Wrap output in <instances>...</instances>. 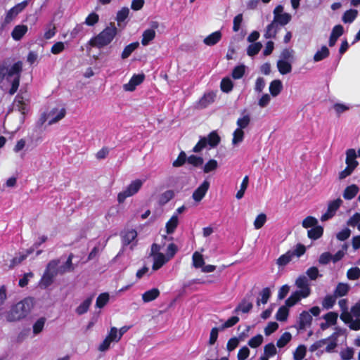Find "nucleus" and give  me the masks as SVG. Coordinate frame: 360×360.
I'll use <instances>...</instances> for the list:
<instances>
[{
	"instance_id": "8",
	"label": "nucleus",
	"mask_w": 360,
	"mask_h": 360,
	"mask_svg": "<svg viewBox=\"0 0 360 360\" xmlns=\"http://www.w3.org/2000/svg\"><path fill=\"white\" fill-rule=\"evenodd\" d=\"M158 22H153L151 27L143 31L141 37V44L144 46H148L155 38L156 30L158 28Z\"/></svg>"
},
{
	"instance_id": "28",
	"label": "nucleus",
	"mask_w": 360,
	"mask_h": 360,
	"mask_svg": "<svg viewBox=\"0 0 360 360\" xmlns=\"http://www.w3.org/2000/svg\"><path fill=\"white\" fill-rule=\"evenodd\" d=\"M283 90V84L281 80L274 79L269 85V92L274 97L277 96Z\"/></svg>"
},
{
	"instance_id": "27",
	"label": "nucleus",
	"mask_w": 360,
	"mask_h": 360,
	"mask_svg": "<svg viewBox=\"0 0 360 360\" xmlns=\"http://www.w3.org/2000/svg\"><path fill=\"white\" fill-rule=\"evenodd\" d=\"M94 298V295H91L86 299H85L75 309L76 313L78 315H82L86 313L89 309L90 305L91 304L92 300Z\"/></svg>"
},
{
	"instance_id": "9",
	"label": "nucleus",
	"mask_w": 360,
	"mask_h": 360,
	"mask_svg": "<svg viewBox=\"0 0 360 360\" xmlns=\"http://www.w3.org/2000/svg\"><path fill=\"white\" fill-rule=\"evenodd\" d=\"M146 76L143 73L134 75L129 82L123 85V89L125 91H134L137 86L140 85L145 80Z\"/></svg>"
},
{
	"instance_id": "4",
	"label": "nucleus",
	"mask_w": 360,
	"mask_h": 360,
	"mask_svg": "<svg viewBox=\"0 0 360 360\" xmlns=\"http://www.w3.org/2000/svg\"><path fill=\"white\" fill-rule=\"evenodd\" d=\"M221 138L217 131H212L207 137H200V140L193 147L192 151L194 153H199L207 146H210V148H215L219 144Z\"/></svg>"
},
{
	"instance_id": "43",
	"label": "nucleus",
	"mask_w": 360,
	"mask_h": 360,
	"mask_svg": "<svg viewBox=\"0 0 360 360\" xmlns=\"http://www.w3.org/2000/svg\"><path fill=\"white\" fill-rule=\"evenodd\" d=\"M192 259H193V265L195 268L198 269V268H201L204 266V264H205L204 259L202 257V255L200 253H199L198 252H195L193 254Z\"/></svg>"
},
{
	"instance_id": "32",
	"label": "nucleus",
	"mask_w": 360,
	"mask_h": 360,
	"mask_svg": "<svg viewBox=\"0 0 360 360\" xmlns=\"http://www.w3.org/2000/svg\"><path fill=\"white\" fill-rule=\"evenodd\" d=\"M137 237V232L134 229L126 231L122 236V240L124 245H129Z\"/></svg>"
},
{
	"instance_id": "5",
	"label": "nucleus",
	"mask_w": 360,
	"mask_h": 360,
	"mask_svg": "<svg viewBox=\"0 0 360 360\" xmlns=\"http://www.w3.org/2000/svg\"><path fill=\"white\" fill-rule=\"evenodd\" d=\"M142 181L140 179L133 181L127 188L120 192L117 195V200L120 203L123 202L125 199L136 194L142 186Z\"/></svg>"
},
{
	"instance_id": "40",
	"label": "nucleus",
	"mask_w": 360,
	"mask_h": 360,
	"mask_svg": "<svg viewBox=\"0 0 360 360\" xmlns=\"http://www.w3.org/2000/svg\"><path fill=\"white\" fill-rule=\"evenodd\" d=\"M139 42L136 41L125 46L121 55L122 58L123 59L127 58L139 47Z\"/></svg>"
},
{
	"instance_id": "55",
	"label": "nucleus",
	"mask_w": 360,
	"mask_h": 360,
	"mask_svg": "<svg viewBox=\"0 0 360 360\" xmlns=\"http://www.w3.org/2000/svg\"><path fill=\"white\" fill-rule=\"evenodd\" d=\"M347 276L349 280H357L360 278V269L359 267H352L348 269Z\"/></svg>"
},
{
	"instance_id": "42",
	"label": "nucleus",
	"mask_w": 360,
	"mask_h": 360,
	"mask_svg": "<svg viewBox=\"0 0 360 360\" xmlns=\"http://www.w3.org/2000/svg\"><path fill=\"white\" fill-rule=\"evenodd\" d=\"M109 299L110 295L108 292L100 294L96 299V307L100 309L104 307L109 302Z\"/></svg>"
},
{
	"instance_id": "61",
	"label": "nucleus",
	"mask_w": 360,
	"mask_h": 360,
	"mask_svg": "<svg viewBox=\"0 0 360 360\" xmlns=\"http://www.w3.org/2000/svg\"><path fill=\"white\" fill-rule=\"evenodd\" d=\"M266 221V216L264 213H261L257 215L256 217L255 221H254V226L256 229H261L265 224Z\"/></svg>"
},
{
	"instance_id": "12",
	"label": "nucleus",
	"mask_w": 360,
	"mask_h": 360,
	"mask_svg": "<svg viewBox=\"0 0 360 360\" xmlns=\"http://www.w3.org/2000/svg\"><path fill=\"white\" fill-rule=\"evenodd\" d=\"M294 60L295 57L293 51L285 49L281 55V58L278 62L277 68H291Z\"/></svg>"
},
{
	"instance_id": "52",
	"label": "nucleus",
	"mask_w": 360,
	"mask_h": 360,
	"mask_svg": "<svg viewBox=\"0 0 360 360\" xmlns=\"http://www.w3.org/2000/svg\"><path fill=\"white\" fill-rule=\"evenodd\" d=\"M46 322V319L44 317H41L34 323L33 325V333L37 335L41 333L43 330L44 327V324Z\"/></svg>"
},
{
	"instance_id": "11",
	"label": "nucleus",
	"mask_w": 360,
	"mask_h": 360,
	"mask_svg": "<svg viewBox=\"0 0 360 360\" xmlns=\"http://www.w3.org/2000/svg\"><path fill=\"white\" fill-rule=\"evenodd\" d=\"M342 203V200L340 198L330 201L328 203L326 212L321 216V220L324 221L332 218L335 214L336 211L339 209Z\"/></svg>"
},
{
	"instance_id": "22",
	"label": "nucleus",
	"mask_w": 360,
	"mask_h": 360,
	"mask_svg": "<svg viewBox=\"0 0 360 360\" xmlns=\"http://www.w3.org/2000/svg\"><path fill=\"white\" fill-rule=\"evenodd\" d=\"M153 257V264L152 266V269L153 271H158L169 261V259L164 254H158V255Z\"/></svg>"
},
{
	"instance_id": "3",
	"label": "nucleus",
	"mask_w": 360,
	"mask_h": 360,
	"mask_svg": "<svg viewBox=\"0 0 360 360\" xmlns=\"http://www.w3.org/2000/svg\"><path fill=\"white\" fill-rule=\"evenodd\" d=\"M59 263V259H52L47 264L39 281L40 288L46 289L53 283L55 277L59 274L58 271Z\"/></svg>"
},
{
	"instance_id": "34",
	"label": "nucleus",
	"mask_w": 360,
	"mask_h": 360,
	"mask_svg": "<svg viewBox=\"0 0 360 360\" xmlns=\"http://www.w3.org/2000/svg\"><path fill=\"white\" fill-rule=\"evenodd\" d=\"M349 290V287L347 283H339L337 285L333 294L338 298L339 297L345 296L348 293Z\"/></svg>"
},
{
	"instance_id": "29",
	"label": "nucleus",
	"mask_w": 360,
	"mask_h": 360,
	"mask_svg": "<svg viewBox=\"0 0 360 360\" xmlns=\"http://www.w3.org/2000/svg\"><path fill=\"white\" fill-rule=\"evenodd\" d=\"M359 190V187L356 184L348 186L344 191L343 198L345 200H352L356 195Z\"/></svg>"
},
{
	"instance_id": "17",
	"label": "nucleus",
	"mask_w": 360,
	"mask_h": 360,
	"mask_svg": "<svg viewBox=\"0 0 360 360\" xmlns=\"http://www.w3.org/2000/svg\"><path fill=\"white\" fill-rule=\"evenodd\" d=\"M344 32V27L341 25H335L330 33L328 45L332 47L335 46L338 38L342 35Z\"/></svg>"
},
{
	"instance_id": "15",
	"label": "nucleus",
	"mask_w": 360,
	"mask_h": 360,
	"mask_svg": "<svg viewBox=\"0 0 360 360\" xmlns=\"http://www.w3.org/2000/svg\"><path fill=\"white\" fill-rule=\"evenodd\" d=\"M216 94L210 91L205 93L197 102L196 108L198 109H204L214 102Z\"/></svg>"
},
{
	"instance_id": "30",
	"label": "nucleus",
	"mask_w": 360,
	"mask_h": 360,
	"mask_svg": "<svg viewBox=\"0 0 360 360\" xmlns=\"http://www.w3.org/2000/svg\"><path fill=\"white\" fill-rule=\"evenodd\" d=\"M253 307V305L251 302H248L245 299H243L235 308L233 312L238 313L241 311L243 313H248Z\"/></svg>"
},
{
	"instance_id": "25",
	"label": "nucleus",
	"mask_w": 360,
	"mask_h": 360,
	"mask_svg": "<svg viewBox=\"0 0 360 360\" xmlns=\"http://www.w3.org/2000/svg\"><path fill=\"white\" fill-rule=\"evenodd\" d=\"M357 157L356 150L353 148L348 149L346 151V160L345 162L347 166H351L352 167L356 168L359 165V162L356 160Z\"/></svg>"
},
{
	"instance_id": "24",
	"label": "nucleus",
	"mask_w": 360,
	"mask_h": 360,
	"mask_svg": "<svg viewBox=\"0 0 360 360\" xmlns=\"http://www.w3.org/2000/svg\"><path fill=\"white\" fill-rule=\"evenodd\" d=\"M160 292L158 288H153L142 294V300L147 303L152 302L160 296Z\"/></svg>"
},
{
	"instance_id": "20",
	"label": "nucleus",
	"mask_w": 360,
	"mask_h": 360,
	"mask_svg": "<svg viewBox=\"0 0 360 360\" xmlns=\"http://www.w3.org/2000/svg\"><path fill=\"white\" fill-rule=\"evenodd\" d=\"M221 32L216 31L207 36L203 39V43L207 46H212L217 44L221 39Z\"/></svg>"
},
{
	"instance_id": "46",
	"label": "nucleus",
	"mask_w": 360,
	"mask_h": 360,
	"mask_svg": "<svg viewBox=\"0 0 360 360\" xmlns=\"http://www.w3.org/2000/svg\"><path fill=\"white\" fill-rule=\"evenodd\" d=\"M276 352H277V350H276V348L274 344L272 342H270L264 346L263 356L269 359L270 357L274 356L276 354Z\"/></svg>"
},
{
	"instance_id": "23",
	"label": "nucleus",
	"mask_w": 360,
	"mask_h": 360,
	"mask_svg": "<svg viewBox=\"0 0 360 360\" xmlns=\"http://www.w3.org/2000/svg\"><path fill=\"white\" fill-rule=\"evenodd\" d=\"M74 258V255L70 253L65 264L58 268V271L59 274L63 275L66 272H72L75 270V267L72 264V259Z\"/></svg>"
},
{
	"instance_id": "10",
	"label": "nucleus",
	"mask_w": 360,
	"mask_h": 360,
	"mask_svg": "<svg viewBox=\"0 0 360 360\" xmlns=\"http://www.w3.org/2000/svg\"><path fill=\"white\" fill-rule=\"evenodd\" d=\"M295 285L300 290H296L301 294L303 298H306L311 294V288L306 276H300L295 281Z\"/></svg>"
},
{
	"instance_id": "16",
	"label": "nucleus",
	"mask_w": 360,
	"mask_h": 360,
	"mask_svg": "<svg viewBox=\"0 0 360 360\" xmlns=\"http://www.w3.org/2000/svg\"><path fill=\"white\" fill-rule=\"evenodd\" d=\"M27 1H22L11 8L6 13L5 22H11L13 19L27 6Z\"/></svg>"
},
{
	"instance_id": "19",
	"label": "nucleus",
	"mask_w": 360,
	"mask_h": 360,
	"mask_svg": "<svg viewBox=\"0 0 360 360\" xmlns=\"http://www.w3.org/2000/svg\"><path fill=\"white\" fill-rule=\"evenodd\" d=\"M15 103L17 109L22 114L25 115L29 110V101H25L23 96L17 95L15 98Z\"/></svg>"
},
{
	"instance_id": "36",
	"label": "nucleus",
	"mask_w": 360,
	"mask_h": 360,
	"mask_svg": "<svg viewBox=\"0 0 360 360\" xmlns=\"http://www.w3.org/2000/svg\"><path fill=\"white\" fill-rule=\"evenodd\" d=\"M293 254L291 253V250H288L285 254L281 255L276 260V264L280 266H284L287 265L292 259Z\"/></svg>"
},
{
	"instance_id": "63",
	"label": "nucleus",
	"mask_w": 360,
	"mask_h": 360,
	"mask_svg": "<svg viewBox=\"0 0 360 360\" xmlns=\"http://www.w3.org/2000/svg\"><path fill=\"white\" fill-rule=\"evenodd\" d=\"M306 355V347L304 345H299L295 353H294V359L295 360H302L304 356Z\"/></svg>"
},
{
	"instance_id": "59",
	"label": "nucleus",
	"mask_w": 360,
	"mask_h": 360,
	"mask_svg": "<svg viewBox=\"0 0 360 360\" xmlns=\"http://www.w3.org/2000/svg\"><path fill=\"white\" fill-rule=\"evenodd\" d=\"M218 167V163L216 160L211 159L207 162L205 163L203 167V172L205 173H209L212 172Z\"/></svg>"
},
{
	"instance_id": "7",
	"label": "nucleus",
	"mask_w": 360,
	"mask_h": 360,
	"mask_svg": "<svg viewBox=\"0 0 360 360\" xmlns=\"http://www.w3.org/2000/svg\"><path fill=\"white\" fill-rule=\"evenodd\" d=\"M8 79L11 77H13L12 80H11V86L8 91L10 95L15 94L19 87L20 85V74L22 69H8Z\"/></svg>"
},
{
	"instance_id": "21",
	"label": "nucleus",
	"mask_w": 360,
	"mask_h": 360,
	"mask_svg": "<svg viewBox=\"0 0 360 360\" xmlns=\"http://www.w3.org/2000/svg\"><path fill=\"white\" fill-rule=\"evenodd\" d=\"M281 29V27L276 23V22H271L265 29L264 37L266 39H274L276 37V34Z\"/></svg>"
},
{
	"instance_id": "50",
	"label": "nucleus",
	"mask_w": 360,
	"mask_h": 360,
	"mask_svg": "<svg viewBox=\"0 0 360 360\" xmlns=\"http://www.w3.org/2000/svg\"><path fill=\"white\" fill-rule=\"evenodd\" d=\"M186 154L184 151H181L177 158L173 162L172 166L174 167H179L183 166L187 161Z\"/></svg>"
},
{
	"instance_id": "48",
	"label": "nucleus",
	"mask_w": 360,
	"mask_h": 360,
	"mask_svg": "<svg viewBox=\"0 0 360 360\" xmlns=\"http://www.w3.org/2000/svg\"><path fill=\"white\" fill-rule=\"evenodd\" d=\"M187 162L188 164L193 165V167H198L203 164L204 160L202 157L191 155L188 157Z\"/></svg>"
},
{
	"instance_id": "39",
	"label": "nucleus",
	"mask_w": 360,
	"mask_h": 360,
	"mask_svg": "<svg viewBox=\"0 0 360 360\" xmlns=\"http://www.w3.org/2000/svg\"><path fill=\"white\" fill-rule=\"evenodd\" d=\"M357 15V10L349 9L343 14L342 20L345 23H352L356 19Z\"/></svg>"
},
{
	"instance_id": "51",
	"label": "nucleus",
	"mask_w": 360,
	"mask_h": 360,
	"mask_svg": "<svg viewBox=\"0 0 360 360\" xmlns=\"http://www.w3.org/2000/svg\"><path fill=\"white\" fill-rule=\"evenodd\" d=\"M260 42L252 43L247 49V53L250 56H253L259 53L262 49Z\"/></svg>"
},
{
	"instance_id": "14",
	"label": "nucleus",
	"mask_w": 360,
	"mask_h": 360,
	"mask_svg": "<svg viewBox=\"0 0 360 360\" xmlns=\"http://www.w3.org/2000/svg\"><path fill=\"white\" fill-rule=\"evenodd\" d=\"M210 188V182L205 180L193 193L192 198L195 202H200L206 195Z\"/></svg>"
},
{
	"instance_id": "56",
	"label": "nucleus",
	"mask_w": 360,
	"mask_h": 360,
	"mask_svg": "<svg viewBox=\"0 0 360 360\" xmlns=\"http://www.w3.org/2000/svg\"><path fill=\"white\" fill-rule=\"evenodd\" d=\"M178 252V247L174 243H171L168 245L166 250V255H165L169 260L172 259L176 252Z\"/></svg>"
},
{
	"instance_id": "1",
	"label": "nucleus",
	"mask_w": 360,
	"mask_h": 360,
	"mask_svg": "<svg viewBox=\"0 0 360 360\" xmlns=\"http://www.w3.org/2000/svg\"><path fill=\"white\" fill-rule=\"evenodd\" d=\"M33 303L31 298L27 297L13 305L6 312V319L8 322H16L25 319L31 311Z\"/></svg>"
},
{
	"instance_id": "64",
	"label": "nucleus",
	"mask_w": 360,
	"mask_h": 360,
	"mask_svg": "<svg viewBox=\"0 0 360 360\" xmlns=\"http://www.w3.org/2000/svg\"><path fill=\"white\" fill-rule=\"evenodd\" d=\"M65 43L62 41H58L52 46L51 52L54 55L59 54L65 50Z\"/></svg>"
},
{
	"instance_id": "35",
	"label": "nucleus",
	"mask_w": 360,
	"mask_h": 360,
	"mask_svg": "<svg viewBox=\"0 0 360 360\" xmlns=\"http://www.w3.org/2000/svg\"><path fill=\"white\" fill-rule=\"evenodd\" d=\"M289 315V309L287 306L283 305L279 307L276 314V319L278 321H285L288 319Z\"/></svg>"
},
{
	"instance_id": "47",
	"label": "nucleus",
	"mask_w": 360,
	"mask_h": 360,
	"mask_svg": "<svg viewBox=\"0 0 360 360\" xmlns=\"http://www.w3.org/2000/svg\"><path fill=\"white\" fill-rule=\"evenodd\" d=\"M263 340V336L261 334H258L250 338L248 342V345L251 348H257L262 344Z\"/></svg>"
},
{
	"instance_id": "60",
	"label": "nucleus",
	"mask_w": 360,
	"mask_h": 360,
	"mask_svg": "<svg viewBox=\"0 0 360 360\" xmlns=\"http://www.w3.org/2000/svg\"><path fill=\"white\" fill-rule=\"evenodd\" d=\"M56 34V27L53 24H49L46 28L44 34V38L45 39H50L53 37Z\"/></svg>"
},
{
	"instance_id": "53",
	"label": "nucleus",
	"mask_w": 360,
	"mask_h": 360,
	"mask_svg": "<svg viewBox=\"0 0 360 360\" xmlns=\"http://www.w3.org/2000/svg\"><path fill=\"white\" fill-rule=\"evenodd\" d=\"M317 219L311 216H308L302 221V226L305 229L313 228L317 226Z\"/></svg>"
},
{
	"instance_id": "31",
	"label": "nucleus",
	"mask_w": 360,
	"mask_h": 360,
	"mask_svg": "<svg viewBox=\"0 0 360 360\" xmlns=\"http://www.w3.org/2000/svg\"><path fill=\"white\" fill-rule=\"evenodd\" d=\"M179 224V219L177 215H173L166 223V232L167 234L173 233Z\"/></svg>"
},
{
	"instance_id": "37",
	"label": "nucleus",
	"mask_w": 360,
	"mask_h": 360,
	"mask_svg": "<svg viewBox=\"0 0 360 360\" xmlns=\"http://www.w3.org/2000/svg\"><path fill=\"white\" fill-rule=\"evenodd\" d=\"M329 55V49L326 46H323L319 50H318L314 56L313 60L314 62H319Z\"/></svg>"
},
{
	"instance_id": "33",
	"label": "nucleus",
	"mask_w": 360,
	"mask_h": 360,
	"mask_svg": "<svg viewBox=\"0 0 360 360\" xmlns=\"http://www.w3.org/2000/svg\"><path fill=\"white\" fill-rule=\"evenodd\" d=\"M323 228L321 226H316L311 228L307 232V236L310 239L317 240L323 236Z\"/></svg>"
},
{
	"instance_id": "54",
	"label": "nucleus",
	"mask_w": 360,
	"mask_h": 360,
	"mask_svg": "<svg viewBox=\"0 0 360 360\" xmlns=\"http://www.w3.org/2000/svg\"><path fill=\"white\" fill-rule=\"evenodd\" d=\"M129 13V9L127 7H123L121 8L117 13L116 20L118 24H120L122 22L124 21L126 18L128 17Z\"/></svg>"
},
{
	"instance_id": "45",
	"label": "nucleus",
	"mask_w": 360,
	"mask_h": 360,
	"mask_svg": "<svg viewBox=\"0 0 360 360\" xmlns=\"http://www.w3.org/2000/svg\"><path fill=\"white\" fill-rule=\"evenodd\" d=\"M292 338V335L289 332H285L276 342V345L279 348L285 347Z\"/></svg>"
},
{
	"instance_id": "49",
	"label": "nucleus",
	"mask_w": 360,
	"mask_h": 360,
	"mask_svg": "<svg viewBox=\"0 0 360 360\" xmlns=\"http://www.w3.org/2000/svg\"><path fill=\"white\" fill-rule=\"evenodd\" d=\"M338 317V314L335 311H330L326 314L323 316V319L326 320V321L330 325L333 326L335 325L337 323Z\"/></svg>"
},
{
	"instance_id": "18",
	"label": "nucleus",
	"mask_w": 360,
	"mask_h": 360,
	"mask_svg": "<svg viewBox=\"0 0 360 360\" xmlns=\"http://www.w3.org/2000/svg\"><path fill=\"white\" fill-rule=\"evenodd\" d=\"M162 241L160 244L153 243L150 248V255L152 257L158 255V254H162L160 252V250L165 245L166 241H172L173 240V237L162 236Z\"/></svg>"
},
{
	"instance_id": "2",
	"label": "nucleus",
	"mask_w": 360,
	"mask_h": 360,
	"mask_svg": "<svg viewBox=\"0 0 360 360\" xmlns=\"http://www.w3.org/2000/svg\"><path fill=\"white\" fill-rule=\"evenodd\" d=\"M117 29L114 24L106 27L101 33L90 40L92 46L101 48L108 45L115 38Z\"/></svg>"
},
{
	"instance_id": "62",
	"label": "nucleus",
	"mask_w": 360,
	"mask_h": 360,
	"mask_svg": "<svg viewBox=\"0 0 360 360\" xmlns=\"http://www.w3.org/2000/svg\"><path fill=\"white\" fill-rule=\"evenodd\" d=\"M271 296V291L269 288H264L262 289L261 292V299L257 300V305H259V303L266 304L269 297Z\"/></svg>"
},
{
	"instance_id": "13",
	"label": "nucleus",
	"mask_w": 360,
	"mask_h": 360,
	"mask_svg": "<svg viewBox=\"0 0 360 360\" xmlns=\"http://www.w3.org/2000/svg\"><path fill=\"white\" fill-rule=\"evenodd\" d=\"M312 316L307 311H302L297 321V329L299 330H304L307 327H309L312 323Z\"/></svg>"
},
{
	"instance_id": "26",
	"label": "nucleus",
	"mask_w": 360,
	"mask_h": 360,
	"mask_svg": "<svg viewBox=\"0 0 360 360\" xmlns=\"http://www.w3.org/2000/svg\"><path fill=\"white\" fill-rule=\"evenodd\" d=\"M28 30L27 26L25 25H18L14 27L11 35L13 39L18 41L27 33Z\"/></svg>"
},
{
	"instance_id": "44",
	"label": "nucleus",
	"mask_w": 360,
	"mask_h": 360,
	"mask_svg": "<svg viewBox=\"0 0 360 360\" xmlns=\"http://www.w3.org/2000/svg\"><path fill=\"white\" fill-rule=\"evenodd\" d=\"M220 87L223 92L229 93L233 89V84L229 77H224L221 82Z\"/></svg>"
},
{
	"instance_id": "6",
	"label": "nucleus",
	"mask_w": 360,
	"mask_h": 360,
	"mask_svg": "<svg viewBox=\"0 0 360 360\" xmlns=\"http://www.w3.org/2000/svg\"><path fill=\"white\" fill-rule=\"evenodd\" d=\"M291 20V15L283 12V7L281 5L277 6L274 10V20L280 27L287 25Z\"/></svg>"
},
{
	"instance_id": "57",
	"label": "nucleus",
	"mask_w": 360,
	"mask_h": 360,
	"mask_svg": "<svg viewBox=\"0 0 360 360\" xmlns=\"http://www.w3.org/2000/svg\"><path fill=\"white\" fill-rule=\"evenodd\" d=\"M244 139V131L241 129H236L233 134V144H238L243 141Z\"/></svg>"
},
{
	"instance_id": "58",
	"label": "nucleus",
	"mask_w": 360,
	"mask_h": 360,
	"mask_svg": "<svg viewBox=\"0 0 360 360\" xmlns=\"http://www.w3.org/2000/svg\"><path fill=\"white\" fill-rule=\"evenodd\" d=\"M174 197V192L172 190H167L161 194L160 197V202L165 204Z\"/></svg>"
},
{
	"instance_id": "41",
	"label": "nucleus",
	"mask_w": 360,
	"mask_h": 360,
	"mask_svg": "<svg viewBox=\"0 0 360 360\" xmlns=\"http://www.w3.org/2000/svg\"><path fill=\"white\" fill-rule=\"evenodd\" d=\"M337 297L333 295H327L322 301V306L324 309H329L333 308L336 302Z\"/></svg>"
},
{
	"instance_id": "38",
	"label": "nucleus",
	"mask_w": 360,
	"mask_h": 360,
	"mask_svg": "<svg viewBox=\"0 0 360 360\" xmlns=\"http://www.w3.org/2000/svg\"><path fill=\"white\" fill-rule=\"evenodd\" d=\"M302 297L301 296V294L298 292L295 291L292 292L290 296L285 300V305L287 306L288 308L293 307L295 304H296Z\"/></svg>"
}]
</instances>
